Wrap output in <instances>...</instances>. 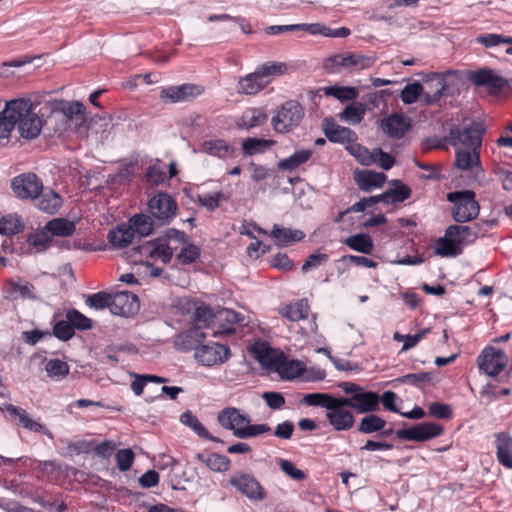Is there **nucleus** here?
Listing matches in <instances>:
<instances>
[{
  "instance_id": "1",
  "label": "nucleus",
  "mask_w": 512,
  "mask_h": 512,
  "mask_svg": "<svg viewBox=\"0 0 512 512\" xmlns=\"http://www.w3.org/2000/svg\"><path fill=\"white\" fill-rule=\"evenodd\" d=\"M217 420L222 427L233 431V435L240 439L256 437L271 431L267 424L252 425L250 417L234 407L221 410Z\"/></svg>"
},
{
  "instance_id": "2",
  "label": "nucleus",
  "mask_w": 512,
  "mask_h": 512,
  "mask_svg": "<svg viewBox=\"0 0 512 512\" xmlns=\"http://www.w3.org/2000/svg\"><path fill=\"white\" fill-rule=\"evenodd\" d=\"M375 57L360 53L336 54L324 60L323 68L328 73H340L342 69L350 72L370 68Z\"/></svg>"
},
{
  "instance_id": "3",
  "label": "nucleus",
  "mask_w": 512,
  "mask_h": 512,
  "mask_svg": "<svg viewBox=\"0 0 512 512\" xmlns=\"http://www.w3.org/2000/svg\"><path fill=\"white\" fill-rule=\"evenodd\" d=\"M304 116V110L299 102L289 100L283 103L271 119V125L277 133H288L295 129Z\"/></svg>"
},
{
  "instance_id": "4",
  "label": "nucleus",
  "mask_w": 512,
  "mask_h": 512,
  "mask_svg": "<svg viewBox=\"0 0 512 512\" xmlns=\"http://www.w3.org/2000/svg\"><path fill=\"white\" fill-rule=\"evenodd\" d=\"M482 125L477 122L454 126L450 129L449 142L456 148H481Z\"/></svg>"
},
{
  "instance_id": "5",
  "label": "nucleus",
  "mask_w": 512,
  "mask_h": 512,
  "mask_svg": "<svg viewBox=\"0 0 512 512\" xmlns=\"http://www.w3.org/2000/svg\"><path fill=\"white\" fill-rule=\"evenodd\" d=\"M454 203L452 216L456 222H467L478 216L479 204L475 200V193L470 190L452 192L447 196Z\"/></svg>"
},
{
  "instance_id": "6",
  "label": "nucleus",
  "mask_w": 512,
  "mask_h": 512,
  "mask_svg": "<svg viewBox=\"0 0 512 512\" xmlns=\"http://www.w3.org/2000/svg\"><path fill=\"white\" fill-rule=\"evenodd\" d=\"M21 103L19 113H16V124L21 137L34 139L39 136L42 129V120L34 111L33 103L27 99H16Z\"/></svg>"
},
{
  "instance_id": "7",
  "label": "nucleus",
  "mask_w": 512,
  "mask_h": 512,
  "mask_svg": "<svg viewBox=\"0 0 512 512\" xmlns=\"http://www.w3.org/2000/svg\"><path fill=\"white\" fill-rule=\"evenodd\" d=\"M10 187L18 199L34 201L43 190V182L35 173L26 172L12 178Z\"/></svg>"
},
{
  "instance_id": "8",
  "label": "nucleus",
  "mask_w": 512,
  "mask_h": 512,
  "mask_svg": "<svg viewBox=\"0 0 512 512\" xmlns=\"http://www.w3.org/2000/svg\"><path fill=\"white\" fill-rule=\"evenodd\" d=\"M344 397H337L326 412L329 424L336 431L350 430L355 423V418Z\"/></svg>"
},
{
  "instance_id": "9",
  "label": "nucleus",
  "mask_w": 512,
  "mask_h": 512,
  "mask_svg": "<svg viewBox=\"0 0 512 512\" xmlns=\"http://www.w3.org/2000/svg\"><path fill=\"white\" fill-rule=\"evenodd\" d=\"M478 367L488 376L494 377L508 364V356L501 349L486 347L477 359Z\"/></svg>"
},
{
  "instance_id": "10",
  "label": "nucleus",
  "mask_w": 512,
  "mask_h": 512,
  "mask_svg": "<svg viewBox=\"0 0 512 512\" xmlns=\"http://www.w3.org/2000/svg\"><path fill=\"white\" fill-rule=\"evenodd\" d=\"M150 214L162 223H169L176 215L177 203L167 193H158L148 202Z\"/></svg>"
},
{
  "instance_id": "11",
  "label": "nucleus",
  "mask_w": 512,
  "mask_h": 512,
  "mask_svg": "<svg viewBox=\"0 0 512 512\" xmlns=\"http://www.w3.org/2000/svg\"><path fill=\"white\" fill-rule=\"evenodd\" d=\"M229 356L230 350L227 346L214 342L201 345L194 354L199 364L208 367L226 362Z\"/></svg>"
},
{
  "instance_id": "12",
  "label": "nucleus",
  "mask_w": 512,
  "mask_h": 512,
  "mask_svg": "<svg viewBox=\"0 0 512 512\" xmlns=\"http://www.w3.org/2000/svg\"><path fill=\"white\" fill-rule=\"evenodd\" d=\"M139 310L138 297L129 291L111 294L110 311L114 315L129 317Z\"/></svg>"
},
{
  "instance_id": "13",
  "label": "nucleus",
  "mask_w": 512,
  "mask_h": 512,
  "mask_svg": "<svg viewBox=\"0 0 512 512\" xmlns=\"http://www.w3.org/2000/svg\"><path fill=\"white\" fill-rule=\"evenodd\" d=\"M344 399L351 409L360 414H368L380 409V396L376 392L363 390Z\"/></svg>"
},
{
  "instance_id": "14",
  "label": "nucleus",
  "mask_w": 512,
  "mask_h": 512,
  "mask_svg": "<svg viewBox=\"0 0 512 512\" xmlns=\"http://www.w3.org/2000/svg\"><path fill=\"white\" fill-rule=\"evenodd\" d=\"M442 428L432 422H423L408 429H400L397 436L403 440L409 441H425L433 437L439 436Z\"/></svg>"
},
{
  "instance_id": "15",
  "label": "nucleus",
  "mask_w": 512,
  "mask_h": 512,
  "mask_svg": "<svg viewBox=\"0 0 512 512\" xmlns=\"http://www.w3.org/2000/svg\"><path fill=\"white\" fill-rule=\"evenodd\" d=\"M202 92L203 88L201 86L195 84H183L163 89L160 93V97L165 102L176 103L192 100Z\"/></svg>"
},
{
  "instance_id": "16",
  "label": "nucleus",
  "mask_w": 512,
  "mask_h": 512,
  "mask_svg": "<svg viewBox=\"0 0 512 512\" xmlns=\"http://www.w3.org/2000/svg\"><path fill=\"white\" fill-rule=\"evenodd\" d=\"M255 359L266 369L277 372L282 360H285V354L277 349L268 347L262 343L252 348Z\"/></svg>"
},
{
  "instance_id": "17",
  "label": "nucleus",
  "mask_w": 512,
  "mask_h": 512,
  "mask_svg": "<svg viewBox=\"0 0 512 512\" xmlns=\"http://www.w3.org/2000/svg\"><path fill=\"white\" fill-rule=\"evenodd\" d=\"M322 128L329 141L349 145L357 139L356 133L350 128L338 125L333 119L325 118Z\"/></svg>"
},
{
  "instance_id": "18",
  "label": "nucleus",
  "mask_w": 512,
  "mask_h": 512,
  "mask_svg": "<svg viewBox=\"0 0 512 512\" xmlns=\"http://www.w3.org/2000/svg\"><path fill=\"white\" fill-rule=\"evenodd\" d=\"M411 120L402 114H392L381 121L380 127L390 138L400 139L409 130Z\"/></svg>"
},
{
  "instance_id": "19",
  "label": "nucleus",
  "mask_w": 512,
  "mask_h": 512,
  "mask_svg": "<svg viewBox=\"0 0 512 512\" xmlns=\"http://www.w3.org/2000/svg\"><path fill=\"white\" fill-rule=\"evenodd\" d=\"M472 82L477 86H485L489 92L496 94L503 90L508 82L501 76L497 75L491 69H480L471 75Z\"/></svg>"
},
{
  "instance_id": "20",
  "label": "nucleus",
  "mask_w": 512,
  "mask_h": 512,
  "mask_svg": "<svg viewBox=\"0 0 512 512\" xmlns=\"http://www.w3.org/2000/svg\"><path fill=\"white\" fill-rule=\"evenodd\" d=\"M446 89V81L439 73L430 74L423 85V101L432 105L440 100Z\"/></svg>"
},
{
  "instance_id": "21",
  "label": "nucleus",
  "mask_w": 512,
  "mask_h": 512,
  "mask_svg": "<svg viewBox=\"0 0 512 512\" xmlns=\"http://www.w3.org/2000/svg\"><path fill=\"white\" fill-rule=\"evenodd\" d=\"M231 484L242 494L253 500H262L265 492L259 482L251 475L242 474L231 479Z\"/></svg>"
},
{
  "instance_id": "22",
  "label": "nucleus",
  "mask_w": 512,
  "mask_h": 512,
  "mask_svg": "<svg viewBox=\"0 0 512 512\" xmlns=\"http://www.w3.org/2000/svg\"><path fill=\"white\" fill-rule=\"evenodd\" d=\"M455 166L462 171L481 170L480 148H458L455 155Z\"/></svg>"
},
{
  "instance_id": "23",
  "label": "nucleus",
  "mask_w": 512,
  "mask_h": 512,
  "mask_svg": "<svg viewBox=\"0 0 512 512\" xmlns=\"http://www.w3.org/2000/svg\"><path fill=\"white\" fill-rule=\"evenodd\" d=\"M206 337V333H204L200 328L194 327L179 334L175 339V345L182 351H190L194 349L196 352L197 348L203 345L202 343Z\"/></svg>"
},
{
  "instance_id": "24",
  "label": "nucleus",
  "mask_w": 512,
  "mask_h": 512,
  "mask_svg": "<svg viewBox=\"0 0 512 512\" xmlns=\"http://www.w3.org/2000/svg\"><path fill=\"white\" fill-rule=\"evenodd\" d=\"M141 256L160 259L163 263H168L173 252L168 244L158 240L157 242H146L137 248Z\"/></svg>"
},
{
  "instance_id": "25",
  "label": "nucleus",
  "mask_w": 512,
  "mask_h": 512,
  "mask_svg": "<svg viewBox=\"0 0 512 512\" xmlns=\"http://www.w3.org/2000/svg\"><path fill=\"white\" fill-rule=\"evenodd\" d=\"M21 103L11 100L0 113V138H7L16 125V113H19Z\"/></svg>"
},
{
  "instance_id": "26",
  "label": "nucleus",
  "mask_w": 512,
  "mask_h": 512,
  "mask_svg": "<svg viewBox=\"0 0 512 512\" xmlns=\"http://www.w3.org/2000/svg\"><path fill=\"white\" fill-rule=\"evenodd\" d=\"M267 86V81L262 80L257 70L244 77L237 83L236 91L243 95H255Z\"/></svg>"
},
{
  "instance_id": "27",
  "label": "nucleus",
  "mask_w": 512,
  "mask_h": 512,
  "mask_svg": "<svg viewBox=\"0 0 512 512\" xmlns=\"http://www.w3.org/2000/svg\"><path fill=\"white\" fill-rule=\"evenodd\" d=\"M355 181L360 190L370 192L373 188L381 187L386 181V175L372 170H362L355 173Z\"/></svg>"
},
{
  "instance_id": "28",
  "label": "nucleus",
  "mask_w": 512,
  "mask_h": 512,
  "mask_svg": "<svg viewBox=\"0 0 512 512\" xmlns=\"http://www.w3.org/2000/svg\"><path fill=\"white\" fill-rule=\"evenodd\" d=\"M6 298L15 300L18 298L23 299H37L35 294V287L26 281H8L6 284Z\"/></svg>"
},
{
  "instance_id": "29",
  "label": "nucleus",
  "mask_w": 512,
  "mask_h": 512,
  "mask_svg": "<svg viewBox=\"0 0 512 512\" xmlns=\"http://www.w3.org/2000/svg\"><path fill=\"white\" fill-rule=\"evenodd\" d=\"M268 115L261 108H247L238 118L236 124L241 129H251L263 125Z\"/></svg>"
},
{
  "instance_id": "30",
  "label": "nucleus",
  "mask_w": 512,
  "mask_h": 512,
  "mask_svg": "<svg viewBox=\"0 0 512 512\" xmlns=\"http://www.w3.org/2000/svg\"><path fill=\"white\" fill-rule=\"evenodd\" d=\"M36 206L43 212L55 214L62 206V198L51 189H44L36 198Z\"/></svg>"
},
{
  "instance_id": "31",
  "label": "nucleus",
  "mask_w": 512,
  "mask_h": 512,
  "mask_svg": "<svg viewBox=\"0 0 512 512\" xmlns=\"http://www.w3.org/2000/svg\"><path fill=\"white\" fill-rule=\"evenodd\" d=\"M201 150L209 155L223 159L232 157L235 153V148L222 139L204 141L202 143Z\"/></svg>"
},
{
  "instance_id": "32",
  "label": "nucleus",
  "mask_w": 512,
  "mask_h": 512,
  "mask_svg": "<svg viewBox=\"0 0 512 512\" xmlns=\"http://www.w3.org/2000/svg\"><path fill=\"white\" fill-rule=\"evenodd\" d=\"M393 188L380 195L381 201L385 204L401 203L411 195V189L400 180L392 181Z\"/></svg>"
},
{
  "instance_id": "33",
  "label": "nucleus",
  "mask_w": 512,
  "mask_h": 512,
  "mask_svg": "<svg viewBox=\"0 0 512 512\" xmlns=\"http://www.w3.org/2000/svg\"><path fill=\"white\" fill-rule=\"evenodd\" d=\"M187 305L189 306L188 311L193 310L192 316L197 328L202 330L210 325L215 315L209 306L190 301H187Z\"/></svg>"
},
{
  "instance_id": "34",
  "label": "nucleus",
  "mask_w": 512,
  "mask_h": 512,
  "mask_svg": "<svg viewBox=\"0 0 512 512\" xmlns=\"http://www.w3.org/2000/svg\"><path fill=\"white\" fill-rule=\"evenodd\" d=\"M497 458L507 468H512V438L506 433L496 437Z\"/></svg>"
},
{
  "instance_id": "35",
  "label": "nucleus",
  "mask_w": 512,
  "mask_h": 512,
  "mask_svg": "<svg viewBox=\"0 0 512 512\" xmlns=\"http://www.w3.org/2000/svg\"><path fill=\"white\" fill-rule=\"evenodd\" d=\"M279 246L289 245L301 241L305 234L301 230L283 228L275 224L270 234Z\"/></svg>"
},
{
  "instance_id": "36",
  "label": "nucleus",
  "mask_w": 512,
  "mask_h": 512,
  "mask_svg": "<svg viewBox=\"0 0 512 512\" xmlns=\"http://www.w3.org/2000/svg\"><path fill=\"white\" fill-rule=\"evenodd\" d=\"M196 459L215 472H224L230 467L229 458L217 453H198Z\"/></svg>"
},
{
  "instance_id": "37",
  "label": "nucleus",
  "mask_w": 512,
  "mask_h": 512,
  "mask_svg": "<svg viewBox=\"0 0 512 512\" xmlns=\"http://www.w3.org/2000/svg\"><path fill=\"white\" fill-rule=\"evenodd\" d=\"M446 237H449L455 244H465L475 239L476 232L470 226L451 225L446 229Z\"/></svg>"
},
{
  "instance_id": "38",
  "label": "nucleus",
  "mask_w": 512,
  "mask_h": 512,
  "mask_svg": "<svg viewBox=\"0 0 512 512\" xmlns=\"http://www.w3.org/2000/svg\"><path fill=\"white\" fill-rule=\"evenodd\" d=\"M309 305L306 299L298 300L295 303L285 306L280 313L290 321L305 319L309 314Z\"/></svg>"
},
{
  "instance_id": "39",
  "label": "nucleus",
  "mask_w": 512,
  "mask_h": 512,
  "mask_svg": "<svg viewBox=\"0 0 512 512\" xmlns=\"http://www.w3.org/2000/svg\"><path fill=\"white\" fill-rule=\"evenodd\" d=\"M84 111L85 107L80 102L67 103L63 106L60 116L62 120L69 121L71 124L75 123V126H79L85 121Z\"/></svg>"
},
{
  "instance_id": "40",
  "label": "nucleus",
  "mask_w": 512,
  "mask_h": 512,
  "mask_svg": "<svg viewBox=\"0 0 512 512\" xmlns=\"http://www.w3.org/2000/svg\"><path fill=\"white\" fill-rule=\"evenodd\" d=\"M5 410L11 417L18 419L19 424L28 430L39 432L43 429V426L33 421L24 409L12 404H7Z\"/></svg>"
},
{
  "instance_id": "41",
  "label": "nucleus",
  "mask_w": 512,
  "mask_h": 512,
  "mask_svg": "<svg viewBox=\"0 0 512 512\" xmlns=\"http://www.w3.org/2000/svg\"><path fill=\"white\" fill-rule=\"evenodd\" d=\"M218 318L226 321L228 325H222L221 329L213 331L212 336L214 337L233 333L235 331L233 325L242 322L244 319L240 313L231 309H224L220 311Z\"/></svg>"
},
{
  "instance_id": "42",
  "label": "nucleus",
  "mask_w": 512,
  "mask_h": 512,
  "mask_svg": "<svg viewBox=\"0 0 512 512\" xmlns=\"http://www.w3.org/2000/svg\"><path fill=\"white\" fill-rule=\"evenodd\" d=\"M134 235L130 225H120L109 233V241L113 246L122 248L132 242Z\"/></svg>"
},
{
  "instance_id": "43",
  "label": "nucleus",
  "mask_w": 512,
  "mask_h": 512,
  "mask_svg": "<svg viewBox=\"0 0 512 512\" xmlns=\"http://www.w3.org/2000/svg\"><path fill=\"white\" fill-rule=\"evenodd\" d=\"M344 243L357 252L370 254L373 249V241L368 234H356L345 239Z\"/></svg>"
},
{
  "instance_id": "44",
  "label": "nucleus",
  "mask_w": 512,
  "mask_h": 512,
  "mask_svg": "<svg viewBox=\"0 0 512 512\" xmlns=\"http://www.w3.org/2000/svg\"><path fill=\"white\" fill-rule=\"evenodd\" d=\"M50 236L67 237L74 233L75 224L63 218H56L45 225Z\"/></svg>"
},
{
  "instance_id": "45",
  "label": "nucleus",
  "mask_w": 512,
  "mask_h": 512,
  "mask_svg": "<svg viewBox=\"0 0 512 512\" xmlns=\"http://www.w3.org/2000/svg\"><path fill=\"white\" fill-rule=\"evenodd\" d=\"M366 113V105L360 102L346 106L339 117L342 121L350 124H359Z\"/></svg>"
},
{
  "instance_id": "46",
  "label": "nucleus",
  "mask_w": 512,
  "mask_h": 512,
  "mask_svg": "<svg viewBox=\"0 0 512 512\" xmlns=\"http://www.w3.org/2000/svg\"><path fill=\"white\" fill-rule=\"evenodd\" d=\"M385 426L386 421L372 412L368 413V415L361 419L357 430L363 434H371L374 432H380L385 428Z\"/></svg>"
},
{
  "instance_id": "47",
  "label": "nucleus",
  "mask_w": 512,
  "mask_h": 512,
  "mask_svg": "<svg viewBox=\"0 0 512 512\" xmlns=\"http://www.w3.org/2000/svg\"><path fill=\"white\" fill-rule=\"evenodd\" d=\"M180 421L182 424L190 427L199 437L208 439L211 441L217 442L218 439L213 437L206 428L202 425V423L197 419L195 415L192 414L191 411H185L180 416Z\"/></svg>"
},
{
  "instance_id": "48",
  "label": "nucleus",
  "mask_w": 512,
  "mask_h": 512,
  "mask_svg": "<svg viewBox=\"0 0 512 512\" xmlns=\"http://www.w3.org/2000/svg\"><path fill=\"white\" fill-rule=\"evenodd\" d=\"M312 155L311 150H299L288 158L282 159L278 163V168L284 171H292L301 164L307 162Z\"/></svg>"
},
{
  "instance_id": "49",
  "label": "nucleus",
  "mask_w": 512,
  "mask_h": 512,
  "mask_svg": "<svg viewBox=\"0 0 512 512\" xmlns=\"http://www.w3.org/2000/svg\"><path fill=\"white\" fill-rule=\"evenodd\" d=\"M326 96H332L340 101H352L358 97V91L355 87L347 86H328L323 89Z\"/></svg>"
},
{
  "instance_id": "50",
  "label": "nucleus",
  "mask_w": 512,
  "mask_h": 512,
  "mask_svg": "<svg viewBox=\"0 0 512 512\" xmlns=\"http://www.w3.org/2000/svg\"><path fill=\"white\" fill-rule=\"evenodd\" d=\"M256 70L262 80L267 81L268 85L273 77L283 75L287 71V66L281 62H266Z\"/></svg>"
},
{
  "instance_id": "51",
  "label": "nucleus",
  "mask_w": 512,
  "mask_h": 512,
  "mask_svg": "<svg viewBox=\"0 0 512 512\" xmlns=\"http://www.w3.org/2000/svg\"><path fill=\"white\" fill-rule=\"evenodd\" d=\"M275 144L274 140H266L260 138H246L242 142V149L246 155H255L263 153L269 147Z\"/></svg>"
},
{
  "instance_id": "52",
  "label": "nucleus",
  "mask_w": 512,
  "mask_h": 512,
  "mask_svg": "<svg viewBox=\"0 0 512 512\" xmlns=\"http://www.w3.org/2000/svg\"><path fill=\"white\" fill-rule=\"evenodd\" d=\"M434 252L441 257L456 256L460 250L449 237L438 238L434 243Z\"/></svg>"
},
{
  "instance_id": "53",
  "label": "nucleus",
  "mask_w": 512,
  "mask_h": 512,
  "mask_svg": "<svg viewBox=\"0 0 512 512\" xmlns=\"http://www.w3.org/2000/svg\"><path fill=\"white\" fill-rule=\"evenodd\" d=\"M303 371L302 365L299 361L296 360H282L280 367H277V373L283 379H293L301 375Z\"/></svg>"
},
{
  "instance_id": "54",
  "label": "nucleus",
  "mask_w": 512,
  "mask_h": 512,
  "mask_svg": "<svg viewBox=\"0 0 512 512\" xmlns=\"http://www.w3.org/2000/svg\"><path fill=\"white\" fill-rule=\"evenodd\" d=\"M51 236L44 227L43 230L31 233L27 238V243L35 248V252L44 251L49 247Z\"/></svg>"
},
{
  "instance_id": "55",
  "label": "nucleus",
  "mask_w": 512,
  "mask_h": 512,
  "mask_svg": "<svg viewBox=\"0 0 512 512\" xmlns=\"http://www.w3.org/2000/svg\"><path fill=\"white\" fill-rule=\"evenodd\" d=\"M430 332L429 328L422 329L415 335H402L398 332H395L393 335V339L398 342H403L402 351H407L413 347H415L426 335Z\"/></svg>"
},
{
  "instance_id": "56",
  "label": "nucleus",
  "mask_w": 512,
  "mask_h": 512,
  "mask_svg": "<svg viewBox=\"0 0 512 512\" xmlns=\"http://www.w3.org/2000/svg\"><path fill=\"white\" fill-rule=\"evenodd\" d=\"M346 149L362 165L369 166V165L373 164L372 151H369L367 148L356 143V141L350 142V144L346 146Z\"/></svg>"
},
{
  "instance_id": "57",
  "label": "nucleus",
  "mask_w": 512,
  "mask_h": 512,
  "mask_svg": "<svg viewBox=\"0 0 512 512\" xmlns=\"http://www.w3.org/2000/svg\"><path fill=\"white\" fill-rule=\"evenodd\" d=\"M131 227L134 230V234L137 232L140 236H147L153 229V223L149 216L146 215H135L130 220Z\"/></svg>"
},
{
  "instance_id": "58",
  "label": "nucleus",
  "mask_w": 512,
  "mask_h": 512,
  "mask_svg": "<svg viewBox=\"0 0 512 512\" xmlns=\"http://www.w3.org/2000/svg\"><path fill=\"white\" fill-rule=\"evenodd\" d=\"M336 398L327 393H310L304 396L303 401L309 406H321L328 410Z\"/></svg>"
},
{
  "instance_id": "59",
  "label": "nucleus",
  "mask_w": 512,
  "mask_h": 512,
  "mask_svg": "<svg viewBox=\"0 0 512 512\" xmlns=\"http://www.w3.org/2000/svg\"><path fill=\"white\" fill-rule=\"evenodd\" d=\"M420 96L423 97V85L419 82L406 85L401 92V100L405 104L415 103Z\"/></svg>"
},
{
  "instance_id": "60",
  "label": "nucleus",
  "mask_w": 512,
  "mask_h": 512,
  "mask_svg": "<svg viewBox=\"0 0 512 512\" xmlns=\"http://www.w3.org/2000/svg\"><path fill=\"white\" fill-rule=\"evenodd\" d=\"M66 319L70 322L73 329L86 330L92 327V321L79 311L72 309L66 314Z\"/></svg>"
},
{
  "instance_id": "61",
  "label": "nucleus",
  "mask_w": 512,
  "mask_h": 512,
  "mask_svg": "<svg viewBox=\"0 0 512 512\" xmlns=\"http://www.w3.org/2000/svg\"><path fill=\"white\" fill-rule=\"evenodd\" d=\"M23 229V224L18 218L11 216L4 217L0 220V234L14 235Z\"/></svg>"
},
{
  "instance_id": "62",
  "label": "nucleus",
  "mask_w": 512,
  "mask_h": 512,
  "mask_svg": "<svg viewBox=\"0 0 512 512\" xmlns=\"http://www.w3.org/2000/svg\"><path fill=\"white\" fill-rule=\"evenodd\" d=\"M46 372L50 377H63L68 374L69 367L66 362L59 359H51L46 363Z\"/></svg>"
},
{
  "instance_id": "63",
  "label": "nucleus",
  "mask_w": 512,
  "mask_h": 512,
  "mask_svg": "<svg viewBox=\"0 0 512 512\" xmlns=\"http://www.w3.org/2000/svg\"><path fill=\"white\" fill-rule=\"evenodd\" d=\"M111 294L106 292H98L88 296L86 304L95 309H110Z\"/></svg>"
},
{
  "instance_id": "64",
  "label": "nucleus",
  "mask_w": 512,
  "mask_h": 512,
  "mask_svg": "<svg viewBox=\"0 0 512 512\" xmlns=\"http://www.w3.org/2000/svg\"><path fill=\"white\" fill-rule=\"evenodd\" d=\"M477 42L485 47L497 46L501 43L512 44V37H506L500 34H485L477 37Z\"/></svg>"
}]
</instances>
